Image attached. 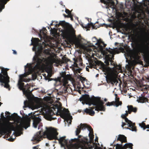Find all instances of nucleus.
Here are the masks:
<instances>
[{
  "label": "nucleus",
  "instance_id": "nucleus-1",
  "mask_svg": "<svg viewBox=\"0 0 149 149\" xmlns=\"http://www.w3.org/2000/svg\"><path fill=\"white\" fill-rule=\"evenodd\" d=\"M140 34V39L139 42L136 44L135 46L138 52L142 54L144 61L146 63L145 67L149 66V31L143 22L142 25H140L137 28Z\"/></svg>",
  "mask_w": 149,
  "mask_h": 149
},
{
  "label": "nucleus",
  "instance_id": "nucleus-2",
  "mask_svg": "<svg viewBox=\"0 0 149 149\" xmlns=\"http://www.w3.org/2000/svg\"><path fill=\"white\" fill-rule=\"evenodd\" d=\"M31 120H33V125L35 128L37 127V125L41 121L40 118L32 115V113H30L28 114V115H26L23 116V118L21 119L20 124H17L16 126L14 125V123L8 122L7 124L9 127L6 129L7 130H9L10 131H14L15 132L19 131L22 128L26 129L30 126Z\"/></svg>",
  "mask_w": 149,
  "mask_h": 149
},
{
  "label": "nucleus",
  "instance_id": "nucleus-3",
  "mask_svg": "<svg viewBox=\"0 0 149 149\" xmlns=\"http://www.w3.org/2000/svg\"><path fill=\"white\" fill-rule=\"evenodd\" d=\"M80 100L84 102L86 104H88L90 106L91 104L95 106L90 107L89 109L86 108L84 110V112L86 113L91 116H94L95 114V112L93 110L94 109L98 111H105V108L104 105V102L101 100L100 97L94 96L93 97H91L89 95L85 94L80 98Z\"/></svg>",
  "mask_w": 149,
  "mask_h": 149
},
{
  "label": "nucleus",
  "instance_id": "nucleus-4",
  "mask_svg": "<svg viewBox=\"0 0 149 149\" xmlns=\"http://www.w3.org/2000/svg\"><path fill=\"white\" fill-rule=\"evenodd\" d=\"M46 130L44 132L42 131L37 132L34 135L33 139L35 140L39 141L42 139L43 138H45L46 136L49 140L53 139L57 140L59 141L60 144L62 146H68V141L65 139V136H64L58 139L57 136L58 133L57 131L51 127L48 128L46 127Z\"/></svg>",
  "mask_w": 149,
  "mask_h": 149
},
{
  "label": "nucleus",
  "instance_id": "nucleus-5",
  "mask_svg": "<svg viewBox=\"0 0 149 149\" xmlns=\"http://www.w3.org/2000/svg\"><path fill=\"white\" fill-rule=\"evenodd\" d=\"M53 110L56 111V113L57 115L59 114L62 118L66 119L68 123L70 121L69 123L71 124V120H69L68 117V116L70 115L69 111L68 109L65 108L63 109L60 102L54 104L52 107H50V109L46 112L45 117L46 119L50 121L52 119V116L55 114Z\"/></svg>",
  "mask_w": 149,
  "mask_h": 149
},
{
  "label": "nucleus",
  "instance_id": "nucleus-6",
  "mask_svg": "<svg viewBox=\"0 0 149 149\" xmlns=\"http://www.w3.org/2000/svg\"><path fill=\"white\" fill-rule=\"evenodd\" d=\"M28 67V69L25 72L27 73H25L24 74L20 75H19V79L18 81L17 86L19 88L20 90H22L24 93L26 95H30L32 93V92L33 91L32 90L30 91L29 88L31 86L30 84H27L26 85H24V83L23 82H28L30 80V79H26L24 77H26L28 75L32 74L35 72L33 71V69L31 68V66L30 65H27Z\"/></svg>",
  "mask_w": 149,
  "mask_h": 149
},
{
  "label": "nucleus",
  "instance_id": "nucleus-7",
  "mask_svg": "<svg viewBox=\"0 0 149 149\" xmlns=\"http://www.w3.org/2000/svg\"><path fill=\"white\" fill-rule=\"evenodd\" d=\"M39 39L38 38H33L31 40V45L33 46V50L37 51L38 53V54L34 58V59L37 63V64L35 68H37L39 67L40 63L42 62H45L46 60V58L45 57L41 56L42 54V51L43 47L41 45L38 46L39 45Z\"/></svg>",
  "mask_w": 149,
  "mask_h": 149
},
{
  "label": "nucleus",
  "instance_id": "nucleus-8",
  "mask_svg": "<svg viewBox=\"0 0 149 149\" xmlns=\"http://www.w3.org/2000/svg\"><path fill=\"white\" fill-rule=\"evenodd\" d=\"M104 53L105 55L106 59L105 63L107 65H109V62H111V64L113 65V60L114 59V54L113 50L109 48L106 49V50L104 51Z\"/></svg>",
  "mask_w": 149,
  "mask_h": 149
},
{
  "label": "nucleus",
  "instance_id": "nucleus-9",
  "mask_svg": "<svg viewBox=\"0 0 149 149\" xmlns=\"http://www.w3.org/2000/svg\"><path fill=\"white\" fill-rule=\"evenodd\" d=\"M121 117L122 118L125 119V122L127 123V124L128 125V126L130 128L127 127V129H130L133 131H136V128L135 126V123H133L132 122L129 120L124 114H122L121 116Z\"/></svg>",
  "mask_w": 149,
  "mask_h": 149
},
{
  "label": "nucleus",
  "instance_id": "nucleus-10",
  "mask_svg": "<svg viewBox=\"0 0 149 149\" xmlns=\"http://www.w3.org/2000/svg\"><path fill=\"white\" fill-rule=\"evenodd\" d=\"M149 82V75H147L143 77L139 81L138 85L140 87H142L145 86L144 88L147 90L146 86H148L149 88V85L148 86L147 83Z\"/></svg>",
  "mask_w": 149,
  "mask_h": 149
},
{
  "label": "nucleus",
  "instance_id": "nucleus-11",
  "mask_svg": "<svg viewBox=\"0 0 149 149\" xmlns=\"http://www.w3.org/2000/svg\"><path fill=\"white\" fill-rule=\"evenodd\" d=\"M60 75L61 76L59 79V81L63 83L64 84H67L68 80H70L71 78L70 75H66L65 72H62Z\"/></svg>",
  "mask_w": 149,
  "mask_h": 149
},
{
  "label": "nucleus",
  "instance_id": "nucleus-12",
  "mask_svg": "<svg viewBox=\"0 0 149 149\" xmlns=\"http://www.w3.org/2000/svg\"><path fill=\"white\" fill-rule=\"evenodd\" d=\"M106 78L108 83H111V84L113 85L116 83L118 82V81L116 78L109 73H107V76L106 77Z\"/></svg>",
  "mask_w": 149,
  "mask_h": 149
},
{
  "label": "nucleus",
  "instance_id": "nucleus-13",
  "mask_svg": "<svg viewBox=\"0 0 149 149\" xmlns=\"http://www.w3.org/2000/svg\"><path fill=\"white\" fill-rule=\"evenodd\" d=\"M2 71L3 74L0 73V82H4V80H6L9 81L10 78L8 75L7 71L5 70Z\"/></svg>",
  "mask_w": 149,
  "mask_h": 149
},
{
  "label": "nucleus",
  "instance_id": "nucleus-14",
  "mask_svg": "<svg viewBox=\"0 0 149 149\" xmlns=\"http://www.w3.org/2000/svg\"><path fill=\"white\" fill-rule=\"evenodd\" d=\"M8 122L10 121H8L6 122L3 123V126L2 127L1 130L0 132V137L2 135V133L5 134L7 132L9 133H11L12 131H10L9 130H7L6 129V128L9 127V125L7 124Z\"/></svg>",
  "mask_w": 149,
  "mask_h": 149
},
{
  "label": "nucleus",
  "instance_id": "nucleus-15",
  "mask_svg": "<svg viewBox=\"0 0 149 149\" xmlns=\"http://www.w3.org/2000/svg\"><path fill=\"white\" fill-rule=\"evenodd\" d=\"M70 41L72 43L74 44L77 48H80L82 46L81 40L78 38L75 37L71 40Z\"/></svg>",
  "mask_w": 149,
  "mask_h": 149
},
{
  "label": "nucleus",
  "instance_id": "nucleus-16",
  "mask_svg": "<svg viewBox=\"0 0 149 149\" xmlns=\"http://www.w3.org/2000/svg\"><path fill=\"white\" fill-rule=\"evenodd\" d=\"M102 3L106 4L108 8H114L115 3L113 0H100Z\"/></svg>",
  "mask_w": 149,
  "mask_h": 149
},
{
  "label": "nucleus",
  "instance_id": "nucleus-17",
  "mask_svg": "<svg viewBox=\"0 0 149 149\" xmlns=\"http://www.w3.org/2000/svg\"><path fill=\"white\" fill-rule=\"evenodd\" d=\"M35 52H36V55L33 57V58L35 57L36 56V55H37V54H38V52L37 51H35ZM33 59L35 63H36V65H35V66L33 68H32L31 65L30 64H29L28 63H27V64L25 66V71H26L27 70V69H28V67L27 66L28 64V65H30L31 68H32V69H33V71L35 72L36 71H37L39 69L41 63H45L46 61H46L45 62H42L41 63H40V64L39 66V67L38 68H35V67L36 66V65L37 64V63L35 61V60L34 59V58H33Z\"/></svg>",
  "mask_w": 149,
  "mask_h": 149
},
{
  "label": "nucleus",
  "instance_id": "nucleus-18",
  "mask_svg": "<svg viewBox=\"0 0 149 149\" xmlns=\"http://www.w3.org/2000/svg\"><path fill=\"white\" fill-rule=\"evenodd\" d=\"M81 137V135H79L78 136V138L77 139H72L71 141H70L69 143H70V147L71 149L73 148L74 149H77V145L76 143L74 144H72V143L73 142H76L78 139L80 138Z\"/></svg>",
  "mask_w": 149,
  "mask_h": 149
},
{
  "label": "nucleus",
  "instance_id": "nucleus-19",
  "mask_svg": "<svg viewBox=\"0 0 149 149\" xmlns=\"http://www.w3.org/2000/svg\"><path fill=\"white\" fill-rule=\"evenodd\" d=\"M137 101L139 102L143 103L146 102H148V99L147 98L145 97L142 94L141 95V96H140L139 98H138Z\"/></svg>",
  "mask_w": 149,
  "mask_h": 149
},
{
  "label": "nucleus",
  "instance_id": "nucleus-20",
  "mask_svg": "<svg viewBox=\"0 0 149 149\" xmlns=\"http://www.w3.org/2000/svg\"><path fill=\"white\" fill-rule=\"evenodd\" d=\"M117 141H120L122 143L123 142H127V138L124 135L119 134L117 140Z\"/></svg>",
  "mask_w": 149,
  "mask_h": 149
},
{
  "label": "nucleus",
  "instance_id": "nucleus-21",
  "mask_svg": "<svg viewBox=\"0 0 149 149\" xmlns=\"http://www.w3.org/2000/svg\"><path fill=\"white\" fill-rule=\"evenodd\" d=\"M127 107L128 108L127 112L129 114L131 113L132 112L136 113L137 111V108L136 107H134L132 105H128L127 106Z\"/></svg>",
  "mask_w": 149,
  "mask_h": 149
},
{
  "label": "nucleus",
  "instance_id": "nucleus-22",
  "mask_svg": "<svg viewBox=\"0 0 149 149\" xmlns=\"http://www.w3.org/2000/svg\"><path fill=\"white\" fill-rule=\"evenodd\" d=\"M63 83V86L62 87L63 90L62 91H61L59 92L61 93V94H63L67 93H68V89H69V88L66 86V84H64ZM69 89H70V88H69Z\"/></svg>",
  "mask_w": 149,
  "mask_h": 149
},
{
  "label": "nucleus",
  "instance_id": "nucleus-23",
  "mask_svg": "<svg viewBox=\"0 0 149 149\" xmlns=\"http://www.w3.org/2000/svg\"><path fill=\"white\" fill-rule=\"evenodd\" d=\"M87 128L90 132L93 133V129L90 126H89L86 124H83L81 125V128L82 129H84Z\"/></svg>",
  "mask_w": 149,
  "mask_h": 149
},
{
  "label": "nucleus",
  "instance_id": "nucleus-24",
  "mask_svg": "<svg viewBox=\"0 0 149 149\" xmlns=\"http://www.w3.org/2000/svg\"><path fill=\"white\" fill-rule=\"evenodd\" d=\"M59 24L60 25L63 26L66 29H68L70 28V24L65 21H60Z\"/></svg>",
  "mask_w": 149,
  "mask_h": 149
},
{
  "label": "nucleus",
  "instance_id": "nucleus-25",
  "mask_svg": "<svg viewBox=\"0 0 149 149\" xmlns=\"http://www.w3.org/2000/svg\"><path fill=\"white\" fill-rule=\"evenodd\" d=\"M120 145H121L122 149H126L127 148H130V149H132L133 148L132 146L133 145L132 143H126L123 146L122 144H120Z\"/></svg>",
  "mask_w": 149,
  "mask_h": 149
},
{
  "label": "nucleus",
  "instance_id": "nucleus-26",
  "mask_svg": "<svg viewBox=\"0 0 149 149\" xmlns=\"http://www.w3.org/2000/svg\"><path fill=\"white\" fill-rule=\"evenodd\" d=\"M97 43L98 44L99 47H100V49L101 50H102L103 47H105L106 46V44H105L102 40L98 41Z\"/></svg>",
  "mask_w": 149,
  "mask_h": 149
},
{
  "label": "nucleus",
  "instance_id": "nucleus-27",
  "mask_svg": "<svg viewBox=\"0 0 149 149\" xmlns=\"http://www.w3.org/2000/svg\"><path fill=\"white\" fill-rule=\"evenodd\" d=\"M146 14L143 12H140L138 14V18L139 19H144L146 18Z\"/></svg>",
  "mask_w": 149,
  "mask_h": 149
},
{
  "label": "nucleus",
  "instance_id": "nucleus-28",
  "mask_svg": "<svg viewBox=\"0 0 149 149\" xmlns=\"http://www.w3.org/2000/svg\"><path fill=\"white\" fill-rule=\"evenodd\" d=\"M10 82V80L8 81L7 80H4V82H2L4 84V87L7 88L8 89V90L10 91V86L8 84V83Z\"/></svg>",
  "mask_w": 149,
  "mask_h": 149
},
{
  "label": "nucleus",
  "instance_id": "nucleus-29",
  "mask_svg": "<svg viewBox=\"0 0 149 149\" xmlns=\"http://www.w3.org/2000/svg\"><path fill=\"white\" fill-rule=\"evenodd\" d=\"M81 125H83V124L81 123L80 125H79L78 126V128L76 129V135L77 136L81 132V130H82L81 128Z\"/></svg>",
  "mask_w": 149,
  "mask_h": 149
},
{
  "label": "nucleus",
  "instance_id": "nucleus-30",
  "mask_svg": "<svg viewBox=\"0 0 149 149\" xmlns=\"http://www.w3.org/2000/svg\"><path fill=\"white\" fill-rule=\"evenodd\" d=\"M91 26H92L93 28H94L95 27L94 24L92 22L88 23L87 25H86L85 29H87V31L89 30V29H88L90 28Z\"/></svg>",
  "mask_w": 149,
  "mask_h": 149
},
{
  "label": "nucleus",
  "instance_id": "nucleus-31",
  "mask_svg": "<svg viewBox=\"0 0 149 149\" xmlns=\"http://www.w3.org/2000/svg\"><path fill=\"white\" fill-rule=\"evenodd\" d=\"M47 30L45 28H44L42 30L40 31V34L42 33L44 36L46 35V33H47Z\"/></svg>",
  "mask_w": 149,
  "mask_h": 149
},
{
  "label": "nucleus",
  "instance_id": "nucleus-32",
  "mask_svg": "<svg viewBox=\"0 0 149 149\" xmlns=\"http://www.w3.org/2000/svg\"><path fill=\"white\" fill-rule=\"evenodd\" d=\"M93 133L89 132V136L91 141H93L94 139V135Z\"/></svg>",
  "mask_w": 149,
  "mask_h": 149
},
{
  "label": "nucleus",
  "instance_id": "nucleus-33",
  "mask_svg": "<svg viewBox=\"0 0 149 149\" xmlns=\"http://www.w3.org/2000/svg\"><path fill=\"white\" fill-rule=\"evenodd\" d=\"M62 59L63 63H67L68 61H70V59L65 57L63 58Z\"/></svg>",
  "mask_w": 149,
  "mask_h": 149
},
{
  "label": "nucleus",
  "instance_id": "nucleus-34",
  "mask_svg": "<svg viewBox=\"0 0 149 149\" xmlns=\"http://www.w3.org/2000/svg\"><path fill=\"white\" fill-rule=\"evenodd\" d=\"M113 65L117 69L119 70L121 69V66L120 65H117V64H115L113 63Z\"/></svg>",
  "mask_w": 149,
  "mask_h": 149
},
{
  "label": "nucleus",
  "instance_id": "nucleus-35",
  "mask_svg": "<svg viewBox=\"0 0 149 149\" xmlns=\"http://www.w3.org/2000/svg\"><path fill=\"white\" fill-rule=\"evenodd\" d=\"M80 80L81 81V82L83 83V81L86 80V78L84 77H83L81 76H80Z\"/></svg>",
  "mask_w": 149,
  "mask_h": 149
},
{
  "label": "nucleus",
  "instance_id": "nucleus-36",
  "mask_svg": "<svg viewBox=\"0 0 149 149\" xmlns=\"http://www.w3.org/2000/svg\"><path fill=\"white\" fill-rule=\"evenodd\" d=\"M140 126L142 127L143 128L144 130L146 129V125L143 122L141 124H140Z\"/></svg>",
  "mask_w": 149,
  "mask_h": 149
},
{
  "label": "nucleus",
  "instance_id": "nucleus-37",
  "mask_svg": "<svg viewBox=\"0 0 149 149\" xmlns=\"http://www.w3.org/2000/svg\"><path fill=\"white\" fill-rule=\"evenodd\" d=\"M144 22L147 24L148 25L149 24V21L148 20V18L147 17H146L143 19Z\"/></svg>",
  "mask_w": 149,
  "mask_h": 149
},
{
  "label": "nucleus",
  "instance_id": "nucleus-38",
  "mask_svg": "<svg viewBox=\"0 0 149 149\" xmlns=\"http://www.w3.org/2000/svg\"><path fill=\"white\" fill-rule=\"evenodd\" d=\"M4 113L2 112L1 114V118L4 121L6 119V118L4 116Z\"/></svg>",
  "mask_w": 149,
  "mask_h": 149
},
{
  "label": "nucleus",
  "instance_id": "nucleus-39",
  "mask_svg": "<svg viewBox=\"0 0 149 149\" xmlns=\"http://www.w3.org/2000/svg\"><path fill=\"white\" fill-rule=\"evenodd\" d=\"M9 0H2L1 2L4 4V5L6 3L7 1ZM3 6L4 7V5Z\"/></svg>",
  "mask_w": 149,
  "mask_h": 149
},
{
  "label": "nucleus",
  "instance_id": "nucleus-40",
  "mask_svg": "<svg viewBox=\"0 0 149 149\" xmlns=\"http://www.w3.org/2000/svg\"><path fill=\"white\" fill-rule=\"evenodd\" d=\"M119 98H117L116 99V101H117L118 103V104L117 105V106H118L119 105H121L122 104V102H120L119 101Z\"/></svg>",
  "mask_w": 149,
  "mask_h": 149
},
{
  "label": "nucleus",
  "instance_id": "nucleus-41",
  "mask_svg": "<svg viewBox=\"0 0 149 149\" xmlns=\"http://www.w3.org/2000/svg\"><path fill=\"white\" fill-rule=\"evenodd\" d=\"M65 12L66 13L68 14V15H69L71 14V11L68 9H66Z\"/></svg>",
  "mask_w": 149,
  "mask_h": 149
},
{
  "label": "nucleus",
  "instance_id": "nucleus-42",
  "mask_svg": "<svg viewBox=\"0 0 149 149\" xmlns=\"http://www.w3.org/2000/svg\"><path fill=\"white\" fill-rule=\"evenodd\" d=\"M32 77L33 79H36L37 77V75H36L35 74H32Z\"/></svg>",
  "mask_w": 149,
  "mask_h": 149
},
{
  "label": "nucleus",
  "instance_id": "nucleus-43",
  "mask_svg": "<svg viewBox=\"0 0 149 149\" xmlns=\"http://www.w3.org/2000/svg\"><path fill=\"white\" fill-rule=\"evenodd\" d=\"M5 114L6 115H7L6 117H7L10 116V113L8 111H6L5 112Z\"/></svg>",
  "mask_w": 149,
  "mask_h": 149
},
{
  "label": "nucleus",
  "instance_id": "nucleus-44",
  "mask_svg": "<svg viewBox=\"0 0 149 149\" xmlns=\"http://www.w3.org/2000/svg\"><path fill=\"white\" fill-rule=\"evenodd\" d=\"M116 103L115 102L113 101L110 102V106L114 105Z\"/></svg>",
  "mask_w": 149,
  "mask_h": 149
},
{
  "label": "nucleus",
  "instance_id": "nucleus-45",
  "mask_svg": "<svg viewBox=\"0 0 149 149\" xmlns=\"http://www.w3.org/2000/svg\"><path fill=\"white\" fill-rule=\"evenodd\" d=\"M68 17H70L71 18V20H73V18L72 15L71 14L69 15Z\"/></svg>",
  "mask_w": 149,
  "mask_h": 149
},
{
  "label": "nucleus",
  "instance_id": "nucleus-46",
  "mask_svg": "<svg viewBox=\"0 0 149 149\" xmlns=\"http://www.w3.org/2000/svg\"><path fill=\"white\" fill-rule=\"evenodd\" d=\"M122 127L123 128H124V126L125 125H126V124L125 123L123 122L122 123Z\"/></svg>",
  "mask_w": 149,
  "mask_h": 149
},
{
  "label": "nucleus",
  "instance_id": "nucleus-47",
  "mask_svg": "<svg viewBox=\"0 0 149 149\" xmlns=\"http://www.w3.org/2000/svg\"><path fill=\"white\" fill-rule=\"evenodd\" d=\"M126 113L124 114V115L126 116L127 117V116L128 115V114L129 113L128 112H127V111H125Z\"/></svg>",
  "mask_w": 149,
  "mask_h": 149
},
{
  "label": "nucleus",
  "instance_id": "nucleus-48",
  "mask_svg": "<svg viewBox=\"0 0 149 149\" xmlns=\"http://www.w3.org/2000/svg\"><path fill=\"white\" fill-rule=\"evenodd\" d=\"M20 114L21 115H22L23 116H24V111H23L22 110V111H20Z\"/></svg>",
  "mask_w": 149,
  "mask_h": 149
},
{
  "label": "nucleus",
  "instance_id": "nucleus-49",
  "mask_svg": "<svg viewBox=\"0 0 149 149\" xmlns=\"http://www.w3.org/2000/svg\"><path fill=\"white\" fill-rule=\"evenodd\" d=\"M83 149H89L88 147L85 146L83 147Z\"/></svg>",
  "mask_w": 149,
  "mask_h": 149
},
{
  "label": "nucleus",
  "instance_id": "nucleus-50",
  "mask_svg": "<svg viewBox=\"0 0 149 149\" xmlns=\"http://www.w3.org/2000/svg\"><path fill=\"white\" fill-rule=\"evenodd\" d=\"M13 54H17V52L15 50H13Z\"/></svg>",
  "mask_w": 149,
  "mask_h": 149
},
{
  "label": "nucleus",
  "instance_id": "nucleus-51",
  "mask_svg": "<svg viewBox=\"0 0 149 149\" xmlns=\"http://www.w3.org/2000/svg\"><path fill=\"white\" fill-rule=\"evenodd\" d=\"M110 102H108L106 104V105L107 106H110Z\"/></svg>",
  "mask_w": 149,
  "mask_h": 149
},
{
  "label": "nucleus",
  "instance_id": "nucleus-52",
  "mask_svg": "<svg viewBox=\"0 0 149 149\" xmlns=\"http://www.w3.org/2000/svg\"><path fill=\"white\" fill-rule=\"evenodd\" d=\"M80 24L83 28H85L86 25L84 26L83 25V24Z\"/></svg>",
  "mask_w": 149,
  "mask_h": 149
},
{
  "label": "nucleus",
  "instance_id": "nucleus-53",
  "mask_svg": "<svg viewBox=\"0 0 149 149\" xmlns=\"http://www.w3.org/2000/svg\"><path fill=\"white\" fill-rule=\"evenodd\" d=\"M146 13L147 15H148V16H149V10H147L146 11Z\"/></svg>",
  "mask_w": 149,
  "mask_h": 149
},
{
  "label": "nucleus",
  "instance_id": "nucleus-54",
  "mask_svg": "<svg viewBox=\"0 0 149 149\" xmlns=\"http://www.w3.org/2000/svg\"><path fill=\"white\" fill-rule=\"evenodd\" d=\"M98 138L97 137H96L95 138V141L98 142Z\"/></svg>",
  "mask_w": 149,
  "mask_h": 149
},
{
  "label": "nucleus",
  "instance_id": "nucleus-55",
  "mask_svg": "<svg viewBox=\"0 0 149 149\" xmlns=\"http://www.w3.org/2000/svg\"><path fill=\"white\" fill-rule=\"evenodd\" d=\"M63 15L64 16V17H68L69 15H66L65 14H64Z\"/></svg>",
  "mask_w": 149,
  "mask_h": 149
},
{
  "label": "nucleus",
  "instance_id": "nucleus-56",
  "mask_svg": "<svg viewBox=\"0 0 149 149\" xmlns=\"http://www.w3.org/2000/svg\"><path fill=\"white\" fill-rule=\"evenodd\" d=\"M77 71L79 73H80V70L79 69H77Z\"/></svg>",
  "mask_w": 149,
  "mask_h": 149
},
{
  "label": "nucleus",
  "instance_id": "nucleus-57",
  "mask_svg": "<svg viewBox=\"0 0 149 149\" xmlns=\"http://www.w3.org/2000/svg\"><path fill=\"white\" fill-rule=\"evenodd\" d=\"M146 128H148L149 129V125H146Z\"/></svg>",
  "mask_w": 149,
  "mask_h": 149
},
{
  "label": "nucleus",
  "instance_id": "nucleus-58",
  "mask_svg": "<svg viewBox=\"0 0 149 149\" xmlns=\"http://www.w3.org/2000/svg\"><path fill=\"white\" fill-rule=\"evenodd\" d=\"M143 1L144 2H145L146 1H148V2H149V0H143Z\"/></svg>",
  "mask_w": 149,
  "mask_h": 149
},
{
  "label": "nucleus",
  "instance_id": "nucleus-59",
  "mask_svg": "<svg viewBox=\"0 0 149 149\" xmlns=\"http://www.w3.org/2000/svg\"><path fill=\"white\" fill-rule=\"evenodd\" d=\"M86 71H88V72H89V69L88 68L86 67Z\"/></svg>",
  "mask_w": 149,
  "mask_h": 149
},
{
  "label": "nucleus",
  "instance_id": "nucleus-60",
  "mask_svg": "<svg viewBox=\"0 0 149 149\" xmlns=\"http://www.w3.org/2000/svg\"><path fill=\"white\" fill-rule=\"evenodd\" d=\"M98 147L97 146H96L94 148L95 149H98Z\"/></svg>",
  "mask_w": 149,
  "mask_h": 149
},
{
  "label": "nucleus",
  "instance_id": "nucleus-61",
  "mask_svg": "<svg viewBox=\"0 0 149 149\" xmlns=\"http://www.w3.org/2000/svg\"><path fill=\"white\" fill-rule=\"evenodd\" d=\"M104 101L105 102H106L107 101V99L106 98H104Z\"/></svg>",
  "mask_w": 149,
  "mask_h": 149
},
{
  "label": "nucleus",
  "instance_id": "nucleus-62",
  "mask_svg": "<svg viewBox=\"0 0 149 149\" xmlns=\"http://www.w3.org/2000/svg\"><path fill=\"white\" fill-rule=\"evenodd\" d=\"M33 148L34 149H37V147H36V146L34 147H33Z\"/></svg>",
  "mask_w": 149,
  "mask_h": 149
},
{
  "label": "nucleus",
  "instance_id": "nucleus-63",
  "mask_svg": "<svg viewBox=\"0 0 149 149\" xmlns=\"http://www.w3.org/2000/svg\"><path fill=\"white\" fill-rule=\"evenodd\" d=\"M136 56H137L138 58L139 57V56H138V55L137 54H136Z\"/></svg>",
  "mask_w": 149,
  "mask_h": 149
},
{
  "label": "nucleus",
  "instance_id": "nucleus-64",
  "mask_svg": "<svg viewBox=\"0 0 149 149\" xmlns=\"http://www.w3.org/2000/svg\"><path fill=\"white\" fill-rule=\"evenodd\" d=\"M40 126H39L38 128V129H39L40 128Z\"/></svg>",
  "mask_w": 149,
  "mask_h": 149
}]
</instances>
